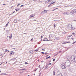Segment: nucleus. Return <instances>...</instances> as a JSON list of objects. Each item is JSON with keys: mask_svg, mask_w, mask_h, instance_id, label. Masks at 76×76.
Listing matches in <instances>:
<instances>
[{"mask_svg": "<svg viewBox=\"0 0 76 76\" xmlns=\"http://www.w3.org/2000/svg\"><path fill=\"white\" fill-rule=\"evenodd\" d=\"M75 58H76V57L75 56H71L70 60L72 62H75Z\"/></svg>", "mask_w": 76, "mask_h": 76, "instance_id": "obj_1", "label": "nucleus"}, {"mask_svg": "<svg viewBox=\"0 0 76 76\" xmlns=\"http://www.w3.org/2000/svg\"><path fill=\"white\" fill-rule=\"evenodd\" d=\"M65 64L66 67L69 66L70 65V61L69 60L67 61L66 62H65Z\"/></svg>", "mask_w": 76, "mask_h": 76, "instance_id": "obj_2", "label": "nucleus"}, {"mask_svg": "<svg viewBox=\"0 0 76 76\" xmlns=\"http://www.w3.org/2000/svg\"><path fill=\"white\" fill-rule=\"evenodd\" d=\"M67 28L68 29H72L73 30L74 29V28L72 27V26L71 24H69Z\"/></svg>", "mask_w": 76, "mask_h": 76, "instance_id": "obj_3", "label": "nucleus"}, {"mask_svg": "<svg viewBox=\"0 0 76 76\" xmlns=\"http://www.w3.org/2000/svg\"><path fill=\"white\" fill-rule=\"evenodd\" d=\"M61 68L63 69H66V66H65V64H62L61 65Z\"/></svg>", "mask_w": 76, "mask_h": 76, "instance_id": "obj_4", "label": "nucleus"}, {"mask_svg": "<svg viewBox=\"0 0 76 76\" xmlns=\"http://www.w3.org/2000/svg\"><path fill=\"white\" fill-rule=\"evenodd\" d=\"M76 9H74L73 10H72V11H71L70 12V13H72V15H73L74 14V13H76Z\"/></svg>", "mask_w": 76, "mask_h": 76, "instance_id": "obj_5", "label": "nucleus"}, {"mask_svg": "<svg viewBox=\"0 0 76 76\" xmlns=\"http://www.w3.org/2000/svg\"><path fill=\"white\" fill-rule=\"evenodd\" d=\"M47 10H45L43 11L42 12H41L40 14L42 15V14L46 13H47Z\"/></svg>", "mask_w": 76, "mask_h": 76, "instance_id": "obj_6", "label": "nucleus"}, {"mask_svg": "<svg viewBox=\"0 0 76 76\" xmlns=\"http://www.w3.org/2000/svg\"><path fill=\"white\" fill-rule=\"evenodd\" d=\"M71 57V56H67L66 57V59H67V60L70 59Z\"/></svg>", "mask_w": 76, "mask_h": 76, "instance_id": "obj_7", "label": "nucleus"}, {"mask_svg": "<svg viewBox=\"0 0 76 76\" xmlns=\"http://www.w3.org/2000/svg\"><path fill=\"white\" fill-rule=\"evenodd\" d=\"M43 41H48V39H47V38H44V39L43 40Z\"/></svg>", "mask_w": 76, "mask_h": 76, "instance_id": "obj_8", "label": "nucleus"}, {"mask_svg": "<svg viewBox=\"0 0 76 76\" xmlns=\"http://www.w3.org/2000/svg\"><path fill=\"white\" fill-rule=\"evenodd\" d=\"M69 70L70 72H72V69L70 68L69 69Z\"/></svg>", "mask_w": 76, "mask_h": 76, "instance_id": "obj_9", "label": "nucleus"}, {"mask_svg": "<svg viewBox=\"0 0 76 76\" xmlns=\"http://www.w3.org/2000/svg\"><path fill=\"white\" fill-rule=\"evenodd\" d=\"M59 39V38L57 37H56L55 38V40L56 41L57 40H58Z\"/></svg>", "mask_w": 76, "mask_h": 76, "instance_id": "obj_10", "label": "nucleus"}, {"mask_svg": "<svg viewBox=\"0 0 76 76\" xmlns=\"http://www.w3.org/2000/svg\"><path fill=\"white\" fill-rule=\"evenodd\" d=\"M58 76H63V75H62L61 73H60Z\"/></svg>", "mask_w": 76, "mask_h": 76, "instance_id": "obj_11", "label": "nucleus"}, {"mask_svg": "<svg viewBox=\"0 0 76 76\" xmlns=\"http://www.w3.org/2000/svg\"><path fill=\"white\" fill-rule=\"evenodd\" d=\"M30 17V18H33V17H34V15H31Z\"/></svg>", "mask_w": 76, "mask_h": 76, "instance_id": "obj_12", "label": "nucleus"}, {"mask_svg": "<svg viewBox=\"0 0 76 76\" xmlns=\"http://www.w3.org/2000/svg\"><path fill=\"white\" fill-rule=\"evenodd\" d=\"M1 75H7V74L6 73H2L1 74Z\"/></svg>", "mask_w": 76, "mask_h": 76, "instance_id": "obj_13", "label": "nucleus"}, {"mask_svg": "<svg viewBox=\"0 0 76 76\" xmlns=\"http://www.w3.org/2000/svg\"><path fill=\"white\" fill-rule=\"evenodd\" d=\"M14 22L15 23H16L18 22V21H17V20H14Z\"/></svg>", "mask_w": 76, "mask_h": 76, "instance_id": "obj_14", "label": "nucleus"}, {"mask_svg": "<svg viewBox=\"0 0 76 76\" xmlns=\"http://www.w3.org/2000/svg\"><path fill=\"white\" fill-rule=\"evenodd\" d=\"M15 10H16V11H18L19 10V9H15Z\"/></svg>", "mask_w": 76, "mask_h": 76, "instance_id": "obj_15", "label": "nucleus"}, {"mask_svg": "<svg viewBox=\"0 0 76 76\" xmlns=\"http://www.w3.org/2000/svg\"><path fill=\"white\" fill-rule=\"evenodd\" d=\"M9 21L8 23L7 24H6V27H7V26L9 24Z\"/></svg>", "mask_w": 76, "mask_h": 76, "instance_id": "obj_16", "label": "nucleus"}, {"mask_svg": "<svg viewBox=\"0 0 76 76\" xmlns=\"http://www.w3.org/2000/svg\"><path fill=\"white\" fill-rule=\"evenodd\" d=\"M70 36H68V39H70Z\"/></svg>", "mask_w": 76, "mask_h": 76, "instance_id": "obj_17", "label": "nucleus"}, {"mask_svg": "<svg viewBox=\"0 0 76 76\" xmlns=\"http://www.w3.org/2000/svg\"><path fill=\"white\" fill-rule=\"evenodd\" d=\"M38 51V49H36L34 50V51H36V52H37V51Z\"/></svg>", "mask_w": 76, "mask_h": 76, "instance_id": "obj_18", "label": "nucleus"}, {"mask_svg": "<svg viewBox=\"0 0 76 76\" xmlns=\"http://www.w3.org/2000/svg\"><path fill=\"white\" fill-rule=\"evenodd\" d=\"M50 58V56L46 58V59H48V58Z\"/></svg>", "mask_w": 76, "mask_h": 76, "instance_id": "obj_19", "label": "nucleus"}, {"mask_svg": "<svg viewBox=\"0 0 76 76\" xmlns=\"http://www.w3.org/2000/svg\"><path fill=\"white\" fill-rule=\"evenodd\" d=\"M12 34H11V37H10V39H12Z\"/></svg>", "mask_w": 76, "mask_h": 76, "instance_id": "obj_20", "label": "nucleus"}, {"mask_svg": "<svg viewBox=\"0 0 76 76\" xmlns=\"http://www.w3.org/2000/svg\"><path fill=\"white\" fill-rule=\"evenodd\" d=\"M47 67H48V66H45V69H47Z\"/></svg>", "mask_w": 76, "mask_h": 76, "instance_id": "obj_21", "label": "nucleus"}, {"mask_svg": "<svg viewBox=\"0 0 76 76\" xmlns=\"http://www.w3.org/2000/svg\"><path fill=\"white\" fill-rule=\"evenodd\" d=\"M38 69H35L34 70V72H36L37 71V70Z\"/></svg>", "mask_w": 76, "mask_h": 76, "instance_id": "obj_22", "label": "nucleus"}, {"mask_svg": "<svg viewBox=\"0 0 76 76\" xmlns=\"http://www.w3.org/2000/svg\"><path fill=\"white\" fill-rule=\"evenodd\" d=\"M48 3V2H47V1H45V3Z\"/></svg>", "mask_w": 76, "mask_h": 76, "instance_id": "obj_23", "label": "nucleus"}, {"mask_svg": "<svg viewBox=\"0 0 76 76\" xmlns=\"http://www.w3.org/2000/svg\"><path fill=\"white\" fill-rule=\"evenodd\" d=\"M7 51H8V50H6L5 51V52H7Z\"/></svg>", "mask_w": 76, "mask_h": 76, "instance_id": "obj_24", "label": "nucleus"}, {"mask_svg": "<svg viewBox=\"0 0 76 76\" xmlns=\"http://www.w3.org/2000/svg\"><path fill=\"white\" fill-rule=\"evenodd\" d=\"M66 15H69V12H66Z\"/></svg>", "mask_w": 76, "mask_h": 76, "instance_id": "obj_25", "label": "nucleus"}, {"mask_svg": "<svg viewBox=\"0 0 76 76\" xmlns=\"http://www.w3.org/2000/svg\"><path fill=\"white\" fill-rule=\"evenodd\" d=\"M20 4H18L17 5V6H20Z\"/></svg>", "mask_w": 76, "mask_h": 76, "instance_id": "obj_26", "label": "nucleus"}, {"mask_svg": "<svg viewBox=\"0 0 76 76\" xmlns=\"http://www.w3.org/2000/svg\"><path fill=\"white\" fill-rule=\"evenodd\" d=\"M55 60H56V59H54L53 60V61H55Z\"/></svg>", "mask_w": 76, "mask_h": 76, "instance_id": "obj_27", "label": "nucleus"}, {"mask_svg": "<svg viewBox=\"0 0 76 76\" xmlns=\"http://www.w3.org/2000/svg\"><path fill=\"white\" fill-rule=\"evenodd\" d=\"M25 64H28V63H27V62H25Z\"/></svg>", "mask_w": 76, "mask_h": 76, "instance_id": "obj_28", "label": "nucleus"}, {"mask_svg": "<svg viewBox=\"0 0 76 76\" xmlns=\"http://www.w3.org/2000/svg\"><path fill=\"white\" fill-rule=\"evenodd\" d=\"M54 3H55V2H52L51 4H54Z\"/></svg>", "mask_w": 76, "mask_h": 76, "instance_id": "obj_29", "label": "nucleus"}, {"mask_svg": "<svg viewBox=\"0 0 76 76\" xmlns=\"http://www.w3.org/2000/svg\"><path fill=\"white\" fill-rule=\"evenodd\" d=\"M76 43V41L74 42L72 44H75V43Z\"/></svg>", "mask_w": 76, "mask_h": 76, "instance_id": "obj_30", "label": "nucleus"}, {"mask_svg": "<svg viewBox=\"0 0 76 76\" xmlns=\"http://www.w3.org/2000/svg\"><path fill=\"white\" fill-rule=\"evenodd\" d=\"M12 60H16V58H12Z\"/></svg>", "mask_w": 76, "mask_h": 76, "instance_id": "obj_31", "label": "nucleus"}, {"mask_svg": "<svg viewBox=\"0 0 76 76\" xmlns=\"http://www.w3.org/2000/svg\"><path fill=\"white\" fill-rule=\"evenodd\" d=\"M55 72H54V71H53V75H55Z\"/></svg>", "mask_w": 76, "mask_h": 76, "instance_id": "obj_32", "label": "nucleus"}, {"mask_svg": "<svg viewBox=\"0 0 76 76\" xmlns=\"http://www.w3.org/2000/svg\"><path fill=\"white\" fill-rule=\"evenodd\" d=\"M50 65H51V63H50L48 64V65H50Z\"/></svg>", "mask_w": 76, "mask_h": 76, "instance_id": "obj_33", "label": "nucleus"}, {"mask_svg": "<svg viewBox=\"0 0 76 76\" xmlns=\"http://www.w3.org/2000/svg\"><path fill=\"white\" fill-rule=\"evenodd\" d=\"M42 50L43 51H45V49H42Z\"/></svg>", "mask_w": 76, "mask_h": 76, "instance_id": "obj_34", "label": "nucleus"}, {"mask_svg": "<svg viewBox=\"0 0 76 76\" xmlns=\"http://www.w3.org/2000/svg\"><path fill=\"white\" fill-rule=\"evenodd\" d=\"M12 53H10V55H12Z\"/></svg>", "mask_w": 76, "mask_h": 76, "instance_id": "obj_35", "label": "nucleus"}, {"mask_svg": "<svg viewBox=\"0 0 76 76\" xmlns=\"http://www.w3.org/2000/svg\"><path fill=\"white\" fill-rule=\"evenodd\" d=\"M48 0V2H49V1H50V0Z\"/></svg>", "mask_w": 76, "mask_h": 76, "instance_id": "obj_36", "label": "nucleus"}, {"mask_svg": "<svg viewBox=\"0 0 76 76\" xmlns=\"http://www.w3.org/2000/svg\"><path fill=\"white\" fill-rule=\"evenodd\" d=\"M22 70H25V69H22Z\"/></svg>", "mask_w": 76, "mask_h": 76, "instance_id": "obj_37", "label": "nucleus"}, {"mask_svg": "<svg viewBox=\"0 0 76 76\" xmlns=\"http://www.w3.org/2000/svg\"><path fill=\"white\" fill-rule=\"evenodd\" d=\"M41 53H42V54H44V53L43 52H42Z\"/></svg>", "mask_w": 76, "mask_h": 76, "instance_id": "obj_38", "label": "nucleus"}, {"mask_svg": "<svg viewBox=\"0 0 76 76\" xmlns=\"http://www.w3.org/2000/svg\"><path fill=\"white\" fill-rule=\"evenodd\" d=\"M56 27V24L54 25V28H55Z\"/></svg>", "mask_w": 76, "mask_h": 76, "instance_id": "obj_39", "label": "nucleus"}, {"mask_svg": "<svg viewBox=\"0 0 76 76\" xmlns=\"http://www.w3.org/2000/svg\"><path fill=\"white\" fill-rule=\"evenodd\" d=\"M40 65H39V66H38V67H39V68H40Z\"/></svg>", "mask_w": 76, "mask_h": 76, "instance_id": "obj_40", "label": "nucleus"}, {"mask_svg": "<svg viewBox=\"0 0 76 76\" xmlns=\"http://www.w3.org/2000/svg\"><path fill=\"white\" fill-rule=\"evenodd\" d=\"M23 6V5H22L20 7H22V6Z\"/></svg>", "mask_w": 76, "mask_h": 76, "instance_id": "obj_41", "label": "nucleus"}, {"mask_svg": "<svg viewBox=\"0 0 76 76\" xmlns=\"http://www.w3.org/2000/svg\"><path fill=\"white\" fill-rule=\"evenodd\" d=\"M45 55H46V54H48V53H46L45 54Z\"/></svg>", "mask_w": 76, "mask_h": 76, "instance_id": "obj_42", "label": "nucleus"}, {"mask_svg": "<svg viewBox=\"0 0 76 76\" xmlns=\"http://www.w3.org/2000/svg\"><path fill=\"white\" fill-rule=\"evenodd\" d=\"M71 39H72V40H73V38H71Z\"/></svg>", "mask_w": 76, "mask_h": 76, "instance_id": "obj_43", "label": "nucleus"}, {"mask_svg": "<svg viewBox=\"0 0 76 76\" xmlns=\"http://www.w3.org/2000/svg\"><path fill=\"white\" fill-rule=\"evenodd\" d=\"M56 10V9H54L53 10H52V11H54V10Z\"/></svg>", "mask_w": 76, "mask_h": 76, "instance_id": "obj_44", "label": "nucleus"}, {"mask_svg": "<svg viewBox=\"0 0 76 76\" xmlns=\"http://www.w3.org/2000/svg\"><path fill=\"white\" fill-rule=\"evenodd\" d=\"M41 76V73H39V76Z\"/></svg>", "mask_w": 76, "mask_h": 76, "instance_id": "obj_45", "label": "nucleus"}, {"mask_svg": "<svg viewBox=\"0 0 76 76\" xmlns=\"http://www.w3.org/2000/svg\"><path fill=\"white\" fill-rule=\"evenodd\" d=\"M48 55H47L46 56V57H48Z\"/></svg>", "mask_w": 76, "mask_h": 76, "instance_id": "obj_46", "label": "nucleus"}, {"mask_svg": "<svg viewBox=\"0 0 76 76\" xmlns=\"http://www.w3.org/2000/svg\"><path fill=\"white\" fill-rule=\"evenodd\" d=\"M49 37V39H50V37Z\"/></svg>", "mask_w": 76, "mask_h": 76, "instance_id": "obj_47", "label": "nucleus"}, {"mask_svg": "<svg viewBox=\"0 0 76 76\" xmlns=\"http://www.w3.org/2000/svg\"><path fill=\"white\" fill-rule=\"evenodd\" d=\"M72 34H73V35H74V34H75V33H73Z\"/></svg>", "mask_w": 76, "mask_h": 76, "instance_id": "obj_48", "label": "nucleus"}, {"mask_svg": "<svg viewBox=\"0 0 76 76\" xmlns=\"http://www.w3.org/2000/svg\"><path fill=\"white\" fill-rule=\"evenodd\" d=\"M31 41H32L33 40V39H31Z\"/></svg>", "mask_w": 76, "mask_h": 76, "instance_id": "obj_49", "label": "nucleus"}, {"mask_svg": "<svg viewBox=\"0 0 76 76\" xmlns=\"http://www.w3.org/2000/svg\"><path fill=\"white\" fill-rule=\"evenodd\" d=\"M3 5H6V4H3Z\"/></svg>", "mask_w": 76, "mask_h": 76, "instance_id": "obj_50", "label": "nucleus"}, {"mask_svg": "<svg viewBox=\"0 0 76 76\" xmlns=\"http://www.w3.org/2000/svg\"><path fill=\"white\" fill-rule=\"evenodd\" d=\"M15 13V11H14L13 13Z\"/></svg>", "mask_w": 76, "mask_h": 76, "instance_id": "obj_51", "label": "nucleus"}, {"mask_svg": "<svg viewBox=\"0 0 76 76\" xmlns=\"http://www.w3.org/2000/svg\"><path fill=\"white\" fill-rule=\"evenodd\" d=\"M67 42V43H70V42H69V43H68V42Z\"/></svg>", "mask_w": 76, "mask_h": 76, "instance_id": "obj_52", "label": "nucleus"}, {"mask_svg": "<svg viewBox=\"0 0 76 76\" xmlns=\"http://www.w3.org/2000/svg\"><path fill=\"white\" fill-rule=\"evenodd\" d=\"M2 63H3V62H2L1 64H0V65H1V64H2Z\"/></svg>", "mask_w": 76, "mask_h": 76, "instance_id": "obj_53", "label": "nucleus"}, {"mask_svg": "<svg viewBox=\"0 0 76 76\" xmlns=\"http://www.w3.org/2000/svg\"><path fill=\"white\" fill-rule=\"evenodd\" d=\"M50 5H48V7H50Z\"/></svg>", "mask_w": 76, "mask_h": 76, "instance_id": "obj_54", "label": "nucleus"}, {"mask_svg": "<svg viewBox=\"0 0 76 76\" xmlns=\"http://www.w3.org/2000/svg\"><path fill=\"white\" fill-rule=\"evenodd\" d=\"M42 37H43L42 36H41V38H42Z\"/></svg>", "mask_w": 76, "mask_h": 76, "instance_id": "obj_55", "label": "nucleus"}, {"mask_svg": "<svg viewBox=\"0 0 76 76\" xmlns=\"http://www.w3.org/2000/svg\"><path fill=\"white\" fill-rule=\"evenodd\" d=\"M58 9V8H56L55 10H56V9Z\"/></svg>", "mask_w": 76, "mask_h": 76, "instance_id": "obj_56", "label": "nucleus"}, {"mask_svg": "<svg viewBox=\"0 0 76 76\" xmlns=\"http://www.w3.org/2000/svg\"><path fill=\"white\" fill-rule=\"evenodd\" d=\"M7 62H6V64H7Z\"/></svg>", "mask_w": 76, "mask_h": 76, "instance_id": "obj_57", "label": "nucleus"}, {"mask_svg": "<svg viewBox=\"0 0 76 76\" xmlns=\"http://www.w3.org/2000/svg\"><path fill=\"white\" fill-rule=\"evenodd\" d=\"M8 37H9V36H7V38H8Z\"/></svg>", "mask_w": 76, "mask_h": 76, "instance_id": "obj_58", "label": "nucleus"}, {"mask_svg": "<svg viewBox=\"0 0 76 76\" xmlns=\"http://www.w3.org/2000/svg\"><path fill=\"white\" fill-rule=\"evenodd\" d=\"M1 72V71H0V73Z\"/></svg>", "mask_w": 76, "mask_h": 76, "instance_id": "obj_59", "label": "nucleus"}, {"mask_svg": "<svg viewBox=\"0 0 76 76\" xmlns=\"http://www.w3.org/2000/svg\"><path fill=\"white\" fill-rule=\"evenodd\" d=\"M13 49H15V48H13Z\"/></svg>", "mask_w": 76, "mask_h": 76, "instance_id": "obj_60", "label": "nucleus"}, {"mask_svg": "<svg viewBox=\"0 0 76 76\" xmlns=\"http://www.w3.org/2000/svg\"><path fill=\"white\" fill-rule=\"evenodd\" d=\"M64 44H66V43L64 42Z\"/></svg>", "mask_w": 76, "mask_h": 76, "instance_id": "obj_61", "label": "nucleus"}, {"mask_svg": "<svg viewBox=\"0 0 76 76\" xmlns=\"http://www.w3.org/2000/svg\"><path fill=\"white\" fill-rule=\"evenodd\" d=\"M35 74H34V75H35Z\"/></svg>", "mask_w": 76, "mask_h": 76, "instance_id": "obj_62", "label": "nucleus"}, {"mask_svg": "<svg viewBox=\"0 0 76 76\" xmlns=\"http://www.w3.org/2000/svg\"><path fill=\"white\" fill-rule=\"evenodd\" d=\"M14 0H12V1H14Z\"/></svg>", "mask_w": 76, "mask_h": 76, "instance_id": "obj_63", "label": "nucleus"}, {"mask_svg": "<svg viewBox=\"0 0 76 76\" xmlns=\"http://www.w3.org/2000/svg\"><path fill=\"white\" fill-rule=\"evenodd\" d=\"M9 38H10V36L9 37Z\"/></svg>", "mask_w": 76, "mask_h": 76, "instance_id": "obj_64", "label": "nucleus"}]
</instances>
